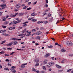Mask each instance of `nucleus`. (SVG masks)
<instances>
[{
    "label": "nucleus",
    "instance_id": "obj_6",
    "mask_svg": "<svg viewBox=\"0 0 73 73\" xmlns=\"http://www.w3.org/2000/svg\"><path fill=\"white\" fill-rule=\"evenodd\" d=\"M54 63L53 62H52L49 63V65H50V66H52V65H54Z\"/></svg>",
    "mask_w": 73,
    "mask_h": 73
},
{
    "label": "nucleus",
    "instance_id": "obj_49",
    "mask_svg": "<svg viewBox=\"0 0 73 73\" xmlns=\"http://www.w3.org/2000/svg\"><path fill=\"white\" fill-rule=\"evenodd\" d=\"M5 56H9V55L8 54H5Z\"/></svg>",
    "mask_w": 73,
    "mask_h": 73
},
{
    "label": "nucleus",
    "instance_id": "obj_41",
    "mask_svg": "<svg viewBox=\"0 0 73 73\" xmlns=\"http://www.w3.org/2000/svg\"><path fill=\"white\" fill-rule=\"evenodd\" d=\"M48 23V21H44V24H47V23Z\"/></svg>",
    "mask_w": 73,
    "mask_h": 73
},
{
    "label": "nucleus",
    "instance_id": "obj_25",
    "mask_svg": "<svg viewBox=\"0 0 73 73\" xmlns=\"http://www.w3.org/2000/svg\"><path fill=\"white\" fill-rule=\"evenodd\" d=\"M3 35H4V36H9V35L6 33L3 34Z\"/></svg>",
    "mask_w": 73,
    "mask_h": 73
},
{
    "label": "nucleus",
    "instance_id": "obj_37",
    "mask_svg": "<svg viewBox=\"0 0 73 73\" xmlns=\"http://www.w3.org/2000/svg\"><path fill=\"white\" fill-rule=\"evenodd\" d=\"M7 49V50H12V48H9H9H8Z\"/></svg>",
    "mask_w": 73,
    "mask_h": 73
},
{
    "label": "nucleus",
    "instance_id": "obj_2",
    "mask_svg": "<svg viewBox=\"0 0 73 73\" xmlns=\"http://www.w3.org/2000/svg\"><path fill=\"white\" fill-rule=\"evenodd\" d=\"M66 44L67 45H68L69 46H72V45H73V44H72V43L70 41H68L67 42Z\"/></svg>",
    "mask_w": 73,
    "mask_h": 73
},
{
    "label": "nucleus",
    "instance_id": "obj_21",
    "mask_svg": "<svg viewBox=\"0 0 73 73\" xmlns=\"http://www.w3.org/2000/svg\"><path fill=\"white\" fill-rule=\"evenodd\" d=\"M49 56V54L48 53L46 54L45 56L46 57H48Z\"/></svg>",
    "mask_w": 73,
    "mask_h": 73
},
{
    "label": "nucleus",
    "instance_id": "obj_5",
    "mask_svg": "<svg viewBox=\"0 0 73 73\" xmlns=\"http://www.w3.org/2000/svg\"><path fill=\"white\" fill-rule=\"evenodd\" d=\"M27 31V29H25L23 30V31H22V33H27V32H28V31Z\"/></svg>",
    "mask_w": 73,
    "mask_h": 73
},
{
    "label": "nucleus",
    "instance_id": "obj_18",
    "mask_svg": "<svg viewBox=\"0 0 73 73\" xmlns=\"http://www.w3.org/2000/svg\"><path fill=\"white\" fill-rule=\"evenodd\" d=\"M24 15V13H19V16H23Z\"/></svg>",
    "mask_w": 73,
    "mask_h": 73
},
{
    "label": "nucleus",
    "instance_id": "obj_43",
    "mask_svg": "<svg viewBox=\"0 0 73 73\" xmlns=\"http://www.w3.org/2000/svg\"><path fill=\"white\" fill-rule=\"evenodd\" d=\"M8 22H5V25H7V24H8Z\"/></svg>",
    "mask_w": 73,
    "mask_h": 73
},
{
    "label": "nucleus",
    "instance_id": "obj_15",
    "mask_svg": "<svg viewBox=\"0 0 73 73\" xmlns=\"http://www.w3.org/2000/svg\"><path fill=\"white\" fill-rule=\"evenodd\" d=\"M56 67H57V68H61V66L58 65L56 64Z\"/></svg>",
    "mask_w": 73,
    "mask_h": 73
},
{
    "label": "nucleus",
    "instance_id": "obj_53",
    "mask_svg": "<svg viewBox=\"0 0 73 73\" xmlns=\"http://www.w3.org/2000/svg\"><path fill=\"white\" fill-rule=\"evenodd\" d=\"M12 40H16L17 39L16 38H12Z\"/></svg>",
    "mask_w": 73,
    "mask_h": 73
},
{
    "label": "nucleus",
    "instance_id": "obj_52",
    "mask_svg": "<svg viewBox=\"0 0 73 73\" xmlns=\"http://www.w3.org/2000/svg\"><path fill=\"white\" fill-rule=\"evenodd\" d=\"M31 4V2H29L27 4L28 5H30Z\"/></svg>",
    "mask_w": 73,
    "mask_h": 73
},
{
    "label": "nucleus",
    "instance_id": "obj_29",
    "mask_svg": "<svg viewBox=\"0 0 73 73\" xmlns=\"http://www.w3.org/2000/svg\"><path fill=\"white\" fill-rule=\"evenodd\" d=\"M28 25V24H24L23 25V26L24 27H26Z\"/></svg>",
    "mask_w": 73,
    "mask_h": 73
},
{
    "label": "nucleus",
    "instance_id": "obj_7",
    "mask_svg": "<svg viewBox=\"0 0 73 73\" xmlns=\"http://www.w3.org/2000/svg\"><path fill=\"white\" fill-rule=\"evenodd\" d=\"M27 63L24 64H22L21 65V67L23 68H25V65H27Z\"/></svg>",
    "mask_w": 73,
    "mask_h": 73
},
{
    "label": "nucleus",
    "instance_id": "obj_13",
    "mask_svg": "<svg viewBox=\"0 0 73 73\" xmlns=\"http://www.w3.org/2000/svg\"><path fill=\"white\" fill-rule=\"evenodd\" d=\"M5 31H6V30H5L4 31L1 30L0 31V33H4V32H5Z\"/></svg>",
    "mask_w": 73,
    "mask_h": 73
},
{
    "label": "nucleus",
    "instance_id": "obj_46",
    "mask_svg": "<svg viewBox=\"0 0 73 73\" xmlns=\"http://www.w3.org/2000/svg\"><path fill=\"white\" fill-rule=\"evenodd\" d=\"M27 23H28V22L27 21L26 22H24V23H23V24H27Z\"/></svg>",
    "mask_w": 73,
    "mask_h": 73
},
{
    "label": "nucleus",
    "instance_id": "obj_45",
    "mask_svg": "<svg viewBox=\"0 0 73 73\" xmlns=\"http://www.w3.org/2000/svg\"><path fill=\"white\" fill-rule=\"evenodd\" d=\"M5 41L4 40V41L2 42L1 44H4V43H5Z\"/></svg>",
    "mask_w": 73,
    "mask_h": 73
},
{
    "label": "nucleus",
    "instance_id": "obj_20",
    "mask_svg": "<svg viewBox=\"0 0 73 73\" xmlns=\"http://www.w3.org/2000/svg\"><path fill=\"white\" fill-rule=\"evenodd\" d=\"M61 52H66V50H65V49H64V48H63L61 50Z\"/></svg>",
    "mask_w": 73,
    "mask_h": 73
},
{
    "label": "nucleus",
    "instance_id": "obj_58",
    "mask_svg": "<svg viewBox=\"0 0 73 73\" xmlns=\"http://www.w3.org/2000/svg\"><path fill=\"white\" fill-rule=\"evenodd\" d=\"M4 8H5V7H2L0 9L1 10L3 9H4Z\"/></svg>",
    "mask_w": 73,
    "mask_h": 73
},
{
    "label": "nucleus",
    "instance_id": "obj_17",
    "mask_svg": "<svg viewBox=\"0 0 73 73\" xmlns=\"http://www.w3.org/2000/svg\"><path fill=\"white\" fill-rule=\"evenodd\" d=\"M6 5H7L5 4H3V5H1V7H4V6H6Z\"/></svg>",
    "mask_w": 73,
    "mask_h": 73
},
{
    "label": "nucleus",
    "instance_id": "obj_59",
    "mask_svg": "<svg viewBox=\"0 0 73 73\" xmlns=\"http://www.w3.org/2000/svg\"><path fill=\"white\" fill-rule=\"evenodd\" d=\"M61 62L64 64V60H62L61 61Z\"/></svg>",
    "mask_w": 73,
    "mask_h": 73
},
{
    "label": "nucleus",
    "instance_id": "obj_34",
    "mask_svg": "<svg viewBox=\"0 0 73 73\" xmlns=\"http://www.w3.org/2000/svg\"><path fill=\"white\" fill-rule=\"evenodd\" d=\"M9 44V46H11V45H12V44H13V43L11 42Z\"/></svg>",
    "mask_w": 73,
    "mask_h": 73
},
{
    "label": "nucleus",
    "instance_id": "obj_9",
    "mask_svg": "<svg viewBox=\"0 0 73 73\" xmlns=\"http://www.w3.org/2000/svg\"><path fill=\"white\" fill-rule=\"evenodd\" d=\"M36 13H33L31 15V16H36Z\"/></svg>",
    "mask_w": 73,
    "mask_h": 73
},
{
    "label": "nucleus",
    "instance_id": "obj_56",
    "mask_svg": "<svg viewBox=\"0 0 73 73\" xmlns=\"http://www.w3.org/2000/svg\"><path fill=\"white\" fill-rule=\"evenodd\" d=\"M51 39L53 41H54L55 40V39L53 38H51Z\"/></svg>",
    "mask_w": 73,
    "mask_h": 73
},
{
    "label": "nucleus",
    "instance_id": "obj_36",
    "mask_svg": "<svg viewBox=\"0 0 73 73\" xmlns=\"http://www.w3.org/2000/svg\"><path fill=\"white\" fill-rule=\"evenodd\" d=\"M69 56H73V54H69Z\"/></svg>",
    "mask_w": 73,
    "mask_h": 73
},
{
    "label": "nucleus",
    "instance_id": "obj_24",
    "mask_svg": "<svg viewBox=\"0 0 73 73\" xmlns=\"http://www.w3.org/2000/svg\"><path fill=\"white\" fill-rule=\"evenodd\" d=\"M48 48H53V46L52 45H50L48 46Z\"/></svg>",
    "mask_w": 73,
    "mask_h": 73
},
{
    "label": "nucleus",
    "instance_id": "obj_33",
    "mask_svg": "<svg viewBox=\"0 0 73 73\" xmlns=\"http://www.w3.org/2000/svg\"><path fill=\"white\" fill-rule=\"evenodd\" d=\"M44 7H48V5L47 4H46L44 5Z\"/></svg>",
    "mask_w": 73,
    "mask_h": 73
},
{
    "label": "nucleus",
    "instance_id": "obj_62",
    "mask_svg": "<svg viewBox=\"0 0 73 73\" xmlns=\"http://www.w3.org/2000/svg\"><path fill=\"white\" fill-rule=\"evenodd\" d=\"M58 43H55V44L56 45H58Z\"/></svg>",
    "mask_w": 73,
    "mask_h": 73
},
{
    "label": "nucleus",
    "instance_id": "obj_54",
    "mask_svg": "<svg viewBox=\"0 0 73 73\" xmlns=\"http://www.w3.org/2000/svg\"><path fill=\"white\" fill-rule=\"evenodd\" d=\"M37 3V1H36L33 4H34V5H35V4H36Z\"/></svg>",
    "mask_w": 73,
    "mask_h": 73
},
{
    "label": "nucleus",
    "instance_id": "obj_64",
    "mask_svg": "<svg viewBox=\"0 0 73 73\" xmlns=\"http://www.w3.org/2000/svg\"><path fill=\"white\" fill-rule=\"evenodd\" d=\"M5 61H6L8 62V61H9V59H7L5 60Z\"/></svg>",
    "mask_w": 73,
    "mask_h": 73
},
{
    "label": "nucleus",
    "instance_id": "obj_32",
    "mask_svg": "<svg viewBox=\"0 0 73 73\" xmlns=\"http://www.w3.org/2000/svg\"><path fill=\"white\" fill-rule=\"evenodd\" d=\"M39 65V64L38 63H37L35 65V66H38Z\"/></svg>",
    "mask_w": 73,
    "mask_h": 73
},
{
    "label": "nucleus",
    "instance_id": "obj_50",
    "mask_svg": "<svg viewBox=\"0 0 73 73\" xmlns=\"http://www.w3.org/2000/svg\"><path fill=\"white\" fill-rule=\"evenodd\" d=\"M46 4L48 3V0H46Z\"/></svg>",
    "mask_w": 73,
    "mask_h": 73
},
{
    "label": "nucleus",
    "instance_id": "obj_44",
    "mask_svg": "<svg viewBox=\"0 0 73 73\" xmlns=\"http://www.w3.org/2000/svg\"><path fill=\"white\" fill-rule=\"evenodd\" d=\"M40 29L41 30H42V31H44V28L43 27H41L40 28Z\"/></svg>",
    "mask_w": 73,
    "mask_h": 73
},
{
    "label": "nucleus",
    "instance_id": "obj_55",
    "mask_svg": "<svg viewBox=\"0 0 73 73\" xmlns=\"http://www.w3.org/2000/svg\"><path fill=\"white\" fill-rule=\"evenodd\" d=\"M36 72L37 73H40V71L38 70H36Z\"/></svg>",
    "mask_w": 73,
    "mask_h": 73
},
{
    "label": "nucleus",
    "instance_id": "obj_22",
    "mask_svg": "<svg viewBox=\"0 0 73 73\" xmlns=\"http://www.w3.org/2000/svg\"><path fill=\"white\" fill-rule=\"evenodd\" d=\"M28 7V6H25L23 8V9H25L27 8Z\"/></svg>",
    "mask_w": 73,
    "mask_h": 73
},
{
    "label": "nucleus",
    "instance_id": "obj_47",
    "mask_svg": "<svg viewBox=\"0 0 73 73\" xmlns=\"http://www.w3.org/2000/svg\"><path fill=\"white\" fill-rule=\"evenodd\" d=\"M1 1L3 2V3H5L6 0H1Z\"/></svg>",
    "mask_w": 73,
    "mask_h": 73
},
{
    "label": "nucleus",
    "instance_id": "obj_8",
    "mask_svg": "<svg viewBox=\"0 0 73 73\" xmlns=\"http://www.w3.org/2000/svg\"><path fill=\"white\" fill-rule=\"evenodd\" d=\"M47 61H48V60L47 59H45L43 61V64H46L47 63Z\"/></svg>",
    "mask_w": 73,
    "mask_h": 73
},
{
    "label": "nucleus",
    "instance_id": "obj_23",
    "mask_svg": "<svg viewBox=\"0 0 73 73\" xmlns=\"http://www.w3.org/2000/svg\"><path fill=\"white\" fill-rule=\"evenodd\" d=\"M9 30H12V29H13V28L12 27H9Z\"/></svg>",
    "mask_w": 73,
    "mask_h": 73
},
{
    "label": "nucleus",
    "instance_id": "obj_1",
    "mask_svg": "<svg viewBox=\"0 0 73 73\" xmlns=\"http://www.w3.org/2000/svg\"><path fill=\"white\" fill-rule=\"evenodd\" d=\"M16 68V66H13L11 67L10 70L11 72H13V73H16V70L14 69L15 68Z\"/></svg>",
    "mask_w": 73,
    "mask_h": 73
},
{
    "label": "nucleus",
    "instance_id": "obj_16",
    "mask_svg": "<svg viewBox=\"0 0 73 73\" xmlns=\"http://www.w3.org/2000/svg\"><path fill=\"white\" fill-rule=\"evenodd\" d=\"M35 39H39L40 40V36H38L35 37Z\"/></svg>",
    "mask_w": 73,
    "mask_h": 73
},
{
    "label": "nucleus",
    "instance_id": "obj_61",
    "mask_svg": "<svg viewBox=\"0 0 73 73\" xmlns=\"http://www.w3.org/2000/svg\"><path fill=\"white\" fill-rule=\"evenodd\" d=\"M39 35H41V33H42L41 31H39Z\"/></svg>",
    "mask_w": 73,
    "mask_h": 73
},
{
    "label": "nucleus",
    "instance_id": "obj_57",
    "mask_svg": "<svg viewBox=\"0 0 73 73\" xmlns=\"http://www.w3.org/2000/svg\"><path fill=\"white\" fill-rule=\"evenodd\" d=\"M22 7H24V6H25V4H23L21 5Z\"/></svg>",
    "mask_w": 73,
    "mask_h": 73
},
{
    "label": "nucleus",
    "instance_id": "obj_3",
    "mask_svg": "<svg viewBox=\"0 0 73 73\" xmlns=\"http://www.w3.org/2000/svg\"><path fill=\"white\" fill-rule=\"evenodd\" d=\"M21 6V4H17L16 5V8H17V9H19V8H20V6Z\"/></svg>",
    "mask_w": 73,
    "mask_h": 73
},
{
    "label": "nucleus",
    "instance_id": "obj_48",
    "mask_svg": "<svg viewBox=\"0 0 73 73\" xmlns=\"http://www.w3.org/2000/svg\"><path fill=\"white\" fill-rule=\"evenodd\" d=\"M16 20H17V21H21L20 20V19H19L18 18H16Z\"/></svg>",
    "mask_w": 73,
    "mask_h": 73
},
{
    "label": "nucleus",
    "instance_id": "obj_42",
    "mask_svg": "<svg viewBox=\"0 0 73 73\" xmlns=\"http://www.w3.org/2000/svg\"><path fill=\"white\" fill-rule=\"evenodd\" d=\"M14 53H15V52H11V54H10V55H13V54H14Z\"/></svg>",
    "mask_w": 73,
    "mask_h": 73
},
{
    "label": "nucleus",
    "instance_id": "obj_39",
    "mask_svg": "<svg viewBox=\"0 0 73 73\" xmlns=\"http://www.w3.org/2000/svg\"><path fill=\"white\" fill-rule=\"evenodd\" d=\"M32 70L33 71H36L37 69H36L33 68Z\"/></svg>",
    "mask_w": 73,
    "mask_h": 73
},
{
    "label": "nucleus",
    "instance_id": "obj_12",
    "mask_svg": "<svg viewBox=\"0 0 73 73\" xmlns=\"http://www.w3.org/2000/svg\"><path fill=\"white\" fill-rule=\"evenodd\" d=\"M2 19H3V21H6V20H7L6 19H5L6 18H5V17H2Z\"/></svg>",
    "mask_w": 73,
    "mask_h": 73
},
{
    "label": "nucleus",
    "instance_id": "obj_4",
    "mask_svg": "<svg viewBox=\"0 0 73 73\" xmlns=\"http://www.w3.org/2000/svg\"><path fill=\"white\" fill-rule=\"evenodd\" d=\"M21 22V21H13V23L14 24H17L18 23H20Z\"/></svg>",
    "mask_w": 73,
    "mask_h": 73
},
{
    "label": "nucleus",
    "instance_id": "obj_28",
    "mask_svg": "<svg viewBox=\"0 0 73 73\" xmlns=\"http://www.w3.org/2000/svg\"><path fill=\"white\" fill-rule=\"evenodd\" d=\"M27 11H29V10H30V9H32V8H31V7H29L27 8Z\"/></svg>",
    "mask_w": 73,
    "mask_h": 73
},
{
    "label": "nucleus",
    "instance_id": "obj_60",
    "mask_svg": "<svg viewBox=\"0 0 73 73\" xmlns=\"http://www.w3.org/2000/svg\"><path fill=\"white\" fill-rule=\"evenodd\" d=\"M3 13V12H0V16H1V15H2V14Z\"/></svg>",
    "mask_w": 73,
    "mask_h": 73
},
{
    "label": "nucleus",
    "instance_id": "obj_51",
    "mask_svg": "<svg viewBox=\"0 0 73 73\" xmlns=\"http://www.w3.org/2000/svg\"><path fill=\"white\" fill-rule=\"evenodd\" d=\"M12 24H13V23H10L9 24V25H11Z\"/></svg>",
    "mask_w": 73,
    "mask_h": 73
},
{
    "label": "nucleus",
    "instance_id": "obj_26",
    "mask_svg": "<svg viewBox=\"0 0 73 73\" xmlns=\"http://www.w3.org/2000/svg\"><path fill=\"white\" fill-rule=\"evenodd\" d=\"M50 16H51V14H50L49 13V14H48V17H50Z\"/></svg>",
    "mask_w": 73,
    "mask_h": 73
},
{
    "label": "nucleus",
    "instance_id": "obj_14",
    "mask_svg": "<svg viewBox=\"0 0 73 73\" xmlns=\"http://www.w3.org/2000/svg\"><path fill=\"white\" fill-rule=\"evenodd\" d=\"M31 21L33 22H35V21H37V19H33L31 20Z\"/></svg>",
    "mask_w": 73,
    "mask_h": 73
},
{
    "label": "nucleus",
    "instance_id": "obj_38",
    "mask_svg": "<svg viewBox=\"0 0 73 73\" xmlns=\"http://www.w3.org/2000/svg\"><path fill=\"white\" fill-rule=\"evenodd\" d=\"M72 70V69H70L69 70H68L67 71V72H69L70 71H71Z\"/></svg>",
    "mask_w": 73,
    "mask_h": 73
},
{
    "label": "nucleus",
    "instance_id": "obj_10",
    "mask_svg": "<svg viewBox=\"0 0 73 73\" xmlns=\"http://www.w3.org/2000/svg\"><path fill=\"white\" fill-rule=\"evenodd\" d=\"M53 19V17H52L50 19L49 22H50V23H51L52 22Z\"/></svg>",
    "mask_w": 73,
    "mask_h": 73
},
{
    "label": "nucleus",
    "instance_id": "obj_31",
    "mask_svg": "<svg viewBox=\"0 0 73 73\" xmlns=\"http://www.w3.org/2000/svg\"><path fill=\"white\" fill-rule=\"evenodd\" d=\"M32 31L33 32H35V31H36V29H32Z\"/></svg>",
    "mask_w": 73,
    "mask_h": 73
},
{
    "label": "nucleus",
    "instance_id": "obj_40",
    "mask_svg": "<svg viewBox=\"0 0 73 73\" xmlns=\"http://www.w3.org/2000/svg\"><path fill=\"white\" fill-rule=\"evenodd\" d=\"M2 27H3V28H4V29L6 28L7 27H6V26H2Z\"/></svg>",
    "mask_w": 73,
    "mask_h": 73
},
{
    "label": "nucleus",
    "instance_id": "obj_35",
    "mask_svg": "<svg viewBox=\"0 0 73 73\" xmlns=\"http://www.w3.org/2000/svg\"><path fill=\"white\" fill-rule=\"evenodd\" d=\"M5 70H9V69H8V68H5Z\"/></svg>",
    "mask_w": 73,
    "mask_h": 73
},
{
    "label": "nucleus",
    "instance_id": "obj_11",
    "mask_svg": "<svg viewBox=\"0 0 73 73\" xmlns=\"http://www.w3.org/2000/svg\"><path fill=\"white\" fill-rule=\"evenodd\" d=\"M17 43H18L17 42L15 41L13 42V44L14 45H16V44H17Z\"/></svg>",
    "mask_w": 73,
    "mask_h": 73
},
{
    "label": "nucleus",
    "instance_id": "obj_19",
    "mask_svg": "<svg viewBox=\"0 0 73 73\" xmlns=\"http://www.w3.org/2000/svg\"><path fill=\"white\" fill-rule=\"evenodd\" d=\"M44 23V21H38L37 22V24H40V23Z\"/></svg>",
    "mask_w": 73,
    "mask_h": 73
},
{
    "label": "nucleus",
    "instance_id": "obj_27",
    "mask_svg": "<svg viewBox=\"0 0 73 73\" xmlns=\"http://www.w3.org/2000/svg\"><path fill=\"white\" fill-rule=\"evenodd\" d=\"M43 68L44 70H46V68H45V67L44 66H43Z\"/></svg>",
    "mask_w": 73,
    "mask_h": 73
},
{
    "label": "nucleus",
    "instance_id": "obj_63",
    "mask_svg": "<svg viewBox=\"0 0 73 73\" xmlns=\"http://www.w3.org/2000/svg\"><path fill=\"white\" fill-rule=\"evenodd\" d=\"M8 66H11V64H10L9 63H8Z\"/></svg>",
    "mask_w": 73,
    "mask_h": 73
},
{
    "label": "nucleus",
    "instance_id": "obj_30",
    "mask_svg": "<svg viewBox=\"0 0 73 73\" xmlns=\"http://www.w3.org/2000/svg\"><path fill=\"white\" fill-rule=\"evenodd\" d=\"M35 35H39V32H37L36 33Z\"/></svg>",
    "mask_w": 73,
    "mask_h": 73
}]
</instances>
